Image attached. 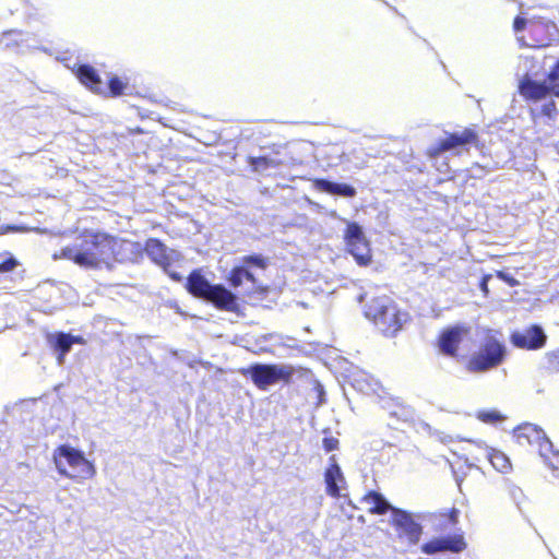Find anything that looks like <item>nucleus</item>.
<instances>
[{"mask_svg": "<svg viewBox=\"0 0 559 559\" xmlns=\"http://www.w3.org/2000/svg\"><path fill=\"white\" fill-rule=\"evenodd\" d=\"M112 248L110 236L100 233H90L74 240L73 243L63 247L60 252L52 254L53 260L67 259L85 269L111 271Z\"/></svg>", "mask_w": 559, "mask_h": 559, "instance_id": "f257e3e1", "label": "nucleus"}, {"mask_svg": "<svg viewBox=\"0 0 559 559\" xmlns=\"http://www.w3.org/2000/svg\"><path fill=\"white\" fill-rule=\"evenodd\" d=\"M519 92L533 103L532 112L555 120L558 110L554 97H559V59L545 80H535L526 72L519 81Z\"/></svg>", "mask_w": 559, "mask_h": 559, "instance_id": "f03ea898", "label": "nucleus"}, {"mask_svg": "<svg viewBox=\"0 0 559 559\" xmlns=\"http://www.w3.org/2000/svg\"><path fill=\"white\" fill-rule=\"evenodd\" d=\"M187 292L194 298L211 304L218 310L238 312V297L223 284L211 283L202 269L193 270L185 282Z\"/></svg>", "mask_w": 559, "mask_h": 559, "instance_id": "7ed1b4c3", "label": "nucleus"}, {"mask_svg": "<svg viewBox=\"0 0 559 559\" xmlns=\"http://www.w3.org/2000/svg\"><path fill=\"white\" fill-rule=\"evenodd\" d=\"M365 316L370 319L385 336H395L409 320L407 312L402 311L388 296L373 298L366 307Z\"/></svg>", "mask_w": 559, "mask_h": 559, "instance_id": "20e7f679", "label": "nucleus"}, {"mask_svg": "<svg viewBox=\"0 0 559 559\" xmlns=\"http://www.w3.org/2000/svg\"><path fill=\"white\" fill-rule=\"evenodd\" d=\"M58 472L71 479H87L94 476L95 467L80 450L61 445L53 455Z\"/></svg>", "mask_w": 559, "mask_h": 559, "instance_id": "39448f33", "label": "nucleus"}, {"mask_svg": "<svg viewBox=\"0 0 559 559\" xmlns=\"http://www.w3.org/2000/svg\"><path fill=\"white\" fill-rule=\"evenodd\" d=\"M506 355L507 347L503 342L489 333L479 349L471 356L467 370L475 373L487 372L501 365Z\"/></svg>", "mask_w": 559, "mask_h": 559, "instance_id": "423d86ee", "label": "nucleus"}, {"mask_svg": "<svg viewBox=\"0 0 559 559\" xmlns=\"http://www.w3.org/2000/svg\"><path fill=\"white\" fill-rule=\"evenodd\" d=\"M506 355L507 347L503 342L489 333L479 349L471 356L467 370L475 373L487 372L501 365Z\"/></svg>", "mask_w": 559, "mask_h": 559, "instance_id": "0eeeda50", "label": "nucleus"}, {"mask_svg": "<svg viewBox=\"0 0 559 559\" xmlns=\"http://www.w3.org/2000/svg\"><path fill=\"white\" fill-rule=\"evenodd\" d=\"M242 373L249 376L257 388L265 391L277 383H288L294 370L285 365L253 364Z\"/></svg>", "mask_w": 559, "mask_h": 559, "instance_id": "6e6552de", "label": "nucleus"}, {"mask_svg": "<svg viewBox=\"0 0 559 559\" xmlns=\"http://www.w3.org/2000/svg\"><path fill=\"white\" fill-rule=\"evenodd\" d=\"M344 239L348 252L354 257L359 265H368L371 261L369 241L367 240L362 227L356 223H347Z\"/></svg>", "mask_w": 559, "mask_h": 559, "instance_id": "1a4fd4ad", "label": "nucleus"}, {"mask_svg": "<svg viewBox=\"0 0 559 559\" xmlns=\"http://www.w3.org/2000/svg\"><path fill=\"white\" fill-rule=\"evenodd\" d=\"M530 34L532 46L546 47L559 43V25L540 16H531Z\"/></svg>", "mask_w": 559, "mask_h": 559, "instance_id": "9d476101", "label": "nucleus"}, {"mask_svg": "<svg viewBox=\"0 0 559 559\" xmlns=\"http://www.w3.org/2000/svg\"><path fill=\"white\" fill-rule=\"evenodd\" d=\"M391 523L400 531V537H406L411 545H417L423 534V526L415 520L414 515L403 509H391Z\"/></svg>", "mask_w": 559, "mask_h": 559, "instance_id": "9b49d317", "label": "nucleus"}, {"mask_svg": "<svg viewBox=\"0 0 559 559\" xmlns=\"http://www.w3.org/2000/svg\"><path fill=\"white\" fill-rule=\"evenodd\" d=\"M510 342L514 347L521 349L537 350L546 345L547 335L540 325L533 324L524 331H514L510 336Z\"/></svg>", "mask_w": 559, "mask_h": 559, "instance_id": "f8f14e48", "label": "nucleus"}, {"mask_svg": "<svg viewBox=\"0 0 559 559\" xmlns=\"http://www.w3.org/2000/svg\"><path fill=\"white\" fill-rule=\"evenodd\" d=\"M112 250V263L136 262L143 254V247L139 242L116 239L110 236Z\"/></svg>", "mask_w": 559, "mask_h": 559, "instance_id": "ddd939ff", "label": "nucleus"}, {"mask_svg": "<svg viewBox=\"0 0 559 559\" xmlns=\"http://www.w3.org/2000/svg\"><path fill=\"white\" fill-rule=\"evenodd\" d=\"M468 328L455 325L445 329L439 336V349L443 355L454 357L461 342L467 336Z\"/></svg>", "mask_w": 559, "mask_h": 559, "instance_id": "4468645a", "label": "nucleus"}, {"mask_svg": "<svg viewBox=\"0 0 559 559\" xmlns=\"http://www.w3.org/2000/svg\"><path fill=\"white\" fill-rule=\"evenodd\" d=\"M466 544L462 535L445 536L435 538L421 546V551L426 555H436L442 551L461 552Z\"/></svg>", "mask_w": 559, "mask_h": 559, "instance_id": "2eb2a0df", "label": "nucleus"}, {"mask_svg": "<svg viewBox=\"0 0 559 559\" xmlns=\"http://www.w3.org/2000/svg\"><path fill=\"white\" fill-rule=\"evenodd\" d=\"M48 344L57 354V361L59 366L64 364V357L70 353L72 345L74 344V335L64 332H57L48 334Z\"/></svg>", "mask_w": 559, "mask_h": 559, "instance_id": "dca6fc26", "label": "nucleus"}, {"mask_svg": "<svg viewBox=\"0 0 559 559\" xmlns=\"http://www.w3.org/2000/svg\"><path fill=\"white\" fill-rule=\"evenodd\" d=\"M143 252L156 264L167 271V266H171L168 248L158 239L151 238L143 247Z\"/></svg>", "mask_w": 559, "mask_h": 559, "instance_id": "f3484780", "label": "nucleus"}, {"mask_svg": "<svg viewBox=\"0 0 559 559\" xmlns=\"http://www.w3.org/2000/svg\"><path fill=\"white\" fill-rule=\"evenodd\" d=\"M477 139V135L472 130H464L462 133H453L447 136L444 140H442L439 143V146L437 148V154L442 152H448L451 150H454L460 146H464L466 144H471L475 142Z\"/></svg>", "mask_w": 559, "mask_h": 559, "instance_id": "a211bd4d", "label": "nucleus"}, {"mask_svg": "<svg viewBox=\"0 0 559 559\" xmlns=\"http://www.w3.org/2000/svg\"><path fill=\"white\" fill-rule=\"evenodd\" d=\"M523 429L528 431L530 445L537 447L542 456H545L546 452L551 451L552 443L540 427L525 423L523 424Z\"/></svg>", "mask_w": 559, "mask_h": 559, "instance_id": "6ab92c4d", "label": "nucleus"}, {"mask_svg": "<svg viewBox=\"0 0 559 559\" xmlns=\"http://www.w3.org/2000/svg\"><path fill=\"white\" fill-rule=\"evenodd\" d=\"M314 186L319 191L326 192L332 195H340L344 198H354L356 195V189L348 183L334 182L328 179H317Z\"/></svg>", "mask_w": 559, "mask_h": 559, "instance_id": "aec40b11", "label": "nucleus"}, {"mask_svg": "<svg viewBox=\"0 0 559 559\" xmlns=\"http://www.w3.org/2000/svg\"><path fill=\"white\" fill-rule=\"evenodd\" d=\"M362 501L370 504L369 512L373 514H385L391 509L395 508L392 506L385 497L374 490L369 491L364 498Z\"/></svg>", "mask_w": 559, "mask_h": 559, "instance_id": "412c9836", "label": "nucleus"}, {"mask_svg": "<svg viewBox=\"0 0 559 559\" xmlns=\"http://www.w3.org/2000/svg\"><path fill=\"white\" fill-rule=\"evenodd\" d=\"M326 484V492L332 497L340 496L342 485L345 484V478L341 468H326L324 474Z\"/></svg>", "mask_w": 559, "mask_h": 559, "instance_id": "4be33fe9", "label": "nucleus"}, {"mask_svg": "<svg viewBox=\"0 0 559 559\" xmlns=\"http://www.w3.org/2000/svg\"><path fill=\"white\" fill-rule=\"evenodd\" d=\"M76 78L87 87L95 88L100 84V78L96 70L90 64H75Z\"/></svg>", "mask_w": 559, "mask_h": 559, "instance_id": "5701e85b", "label": "nucleus"}, {"mask_svg": "<svg viewBox=\"0 0 559 559\" xmlns=\"http://www.w3.org/2000/svg\"><path fill=\"white\" fill-rule=\"evenodd\" d=\"M390 418L395 421L389 423L393 426L396 421L408 423L414 418V411L411 407L403 405H395L393 409L389 412Z\"/></svg>", "mask_w": 559, "mask_h": 559, "instance_id": "b1692460", "label": "nucleus"}, {"mask_svg": "<svg viewBox=\"0 0 559 559\" xmlns=\"http://www.w3.org/2000/svg\"><path fill=\"white\" fill-rule=\"evenodd\" d=\"M249 165L254 171H265L269 168H275L278 163L266 156L249 157Z\"/></svg>", "mask_w": 559, "mask_h": 559, "instance_id": "393cba45", "label": "nucleus"}, {"mask_svg": "<svg viewBox=\"0 0 559 559\" xmlns=\"http://www.w3.org/2000/svg\"><path fill=\"white\" fill-rule=\"evenodd\" d=\"M490 462L492 466L501 473H507L511 467L509 459L503 453L498 451L490 455Z\"/></svg>", "mask_w": 559, "mask_h": 559, "instance_id": "a878e982", "label": "nucleus"}, {"mask_svg": "<svg viewBox=\"0 0 559 559\" xmlns=\"http://www.w3.org/2000/svg\"><path fill=\"white\" fill-rule=\"evenodd\" d=\"M108 88L112 96H119L128 94L129 85L124 83L120 78L114 75L108 81Z\"/></svg>", "mask_w": 559, "mask_h": 559, "instance_id": "bb28decb", "label": "nucleus"}, {"mask_svg": "<svg viewBox=\"0 0 559 559\" xmlns=\"http://www.w3.org/2000/svg\"><path fill=\"white\" fill-rule=\"evenodd\" d=\"M19 265V261L10 252L0 253V273L12 272Z\"/></svg>", "mask_w": 559, "mask_h": 559, "instance_id": "cd10ccee", "label": "nucleus"}, {"mask_svg": "<svg viewBox=\"0 0 559 559\" xmlns=\"http://www.w3.org/2000/svg\"><path fill=\"white\" fill-rule=\"evenodd\" d=\"M242 263L246 267L265 269L267 266V259L262 254H249L242 258Z\"/></svg>", "mask_w": 559, "mask_h": 559, "instance_id": "c85d7f7f", "label": "nucleus"}, {"mask_svg": "<svg viewBox=\"0 0 559 559\" xmlns=\"http://www.w3.org/2000/svg\"><path fill=\"white\" fill-rule=\"evenodd\" d=\"M477 418L486 424H496L504 420L506 417L500 412L491 409L478 412Z\"/></svg>", "mask_w": 559, "mask_h": 559, "instance_id": "c756f323", "label": "nucleus"}, {"mask_svg": "<svg viewBox=\"0 0 559 559\" xmlns=\"http://www.w3.org/2000/svg\"><path fill=\"white\" fill-rule=\"evenodd\" d=\"M228 282L234 288L239 287L243 282L242 266H235L228 276Z\"/></svg>", "mask_w": 559, "mask_h": 559, "instance_id": "7c9ffc66", "label": "nucleus"}, {"mask_svg": "<svg viewBox=\"0 0 559 559\" xmlns=\"http://www.w3.org/2000/svg\"><path fill=\"white\" fill-rule=\"evenodd\" d=\"M514 438L520 445H530L528 431L523 429V425L519 426L514 430Z\"/></svg>", "mask_w": 559, "mask_h": 559, "instance_id": "2f4dec72", "label": "nucleus"}, {"mask_svg": "<svg viewBox=\"0 0 559 559\" xmlns=\"http://www.w3.org/2000/svg\"><path fill=\"white\" fill-rule=\"evenodd\" d=\"M530 20L531 17L516 16L513 22V28L515 33L523 31L526 27V25L530 26Z\"/></svg>", "mask_w": 559, "mask_h": 559, "instance_id": "473e14b6", "label": "nucleus"}, {"mask_svg": "<svg viewBox=\"0 0 559 559\" xmlns=\"http://www.w3.org/2000/svg\"><path fill=\"white\" fill-rule=\"evenodd\" d=\"M497 276L503 281L504 283H507L508 285H510L511 287H514L516 285H519V281L515 280L512 275H510L509 273L507 272H503V271H499L497 273Z\"/></svg>", "mask_w": 559, "mask_h": 559, "instance_id": "72a5a7b5", "label": "nucleus"}, {"mask_svg": "<svg viewBox=\"0 0 559 559\" xmlns=\"http://www.w3.org/2000/svg\"><path fill=\"white\" fill-rule=\"evenodd\" d=\"M338 447V440L334 437H325L323 439V448L326 452L336 450Z\"/></svg>", "mask_w": 559, "mask_h": 559, "instance_id": "f704fd0d", "label": "nucleus"}, {"mask_svg": "<svg viewBox=\"0 0 559 559\" xmlns=\"http://www.w3.org/2000/svg\"><path fill=\"white\" fill-rule=\"evenodd\" d=\"M547 358L550 368L557 371V368L559 367V349L552 353H548Z\"/></svg>", "mask_w": 559, "mask_h": 559, "instance_id": "c9c22d12", "label": "nucleus"}, {"mask_svg": "<svg viewBox=\"0 0 559 559\" xmlns=\"http://www.w3.org/2000/svg\"><path fill=\"white\" fill-rule=\"evenodd\" d=\"M273 336L272 334H265L261 335L255 340V346L259 350H265V347L263 346L264 343H266L269 340H271Z\"/></svg>", "mask_w": 559, "mask_h": 559, "instance_id": "e433bc0d", "label": "nucleus"}, {"mask_svg": "<svg viewBox=\"0 0 559 559\" xmlns=\"http://www.w3.org/2000/svg\"><path fill=\"white\" fill-rule=\"evenodd\" d=\"M241 266H242L243 280H247V281L251 282L253 285H255L257 284V278H255L254 274L248 267H246L245 265H241Z\"/></svg>", "mask_w": 559, "mask_h": 559, "instance_id": "4c0bfd02", "label": "nucleus"}, {"mask_svg": "<svg viewBox=\"0 0 559 559\" xmlns=\"http://www.w3.org/2000/svg\"><path fill=\"white\" fill-rule=\"evenodd\" d=\"M169 267L170 266H167V271H165L169 275V277L171 280H174L175 282H178V283L182 282L183 281V276L180 273L176 272V271H170Z\"/></svg>", "mask_w": 559, "mask_h": 559, "instance_id": "58836bf2", "label": "nucleus"}, {"mask_svg": "<svg viewBox=\"0 0 559 559\" xmlns=\"http://www.w3.org/2000/svg\"><path fill=\"white\" fill-rule=\"evenodd\" d=\"M490 278H491V276H490V275H486V276H484V277L481 278V281H480L479 286H480V289H481L485 294H487V293H488V282H489V280H490Z\"/></svg>", "mask_w": 559, "mask_h": 559, "instance_id": "ea45409f", "label": "nucleus"}, {"mask_svg": "<svg viewBox=\"0 0 559 559\" xmlns=\"http://www.w3.org/2000/svg\"><path fill=\"white\" fill-rule=\"evenodd\" d=\"M328 468H341L337 461H336V457L335 455H331L329 457V467Z\"/></svg>", "mask_w": 559, "mask_h": 559, "instance_id": "a19ab883", "label": "nucleus"}, {"mask_svg": "<svg viewBox=\"0 0 559 559\" xmlns=\"http://www.w3.org/2000/svg\"><path fill=\"white\" fill-rule=\"evenodd\" d=\"M14 229L15 228L13 226H7V227L1 226L0 227V235H3V234H5L9 230H14Z\"/></svg>", "mask_w": 559, "mask_h": 559, "instance_id": "79ce46f5", "label": "nucleus"}, {"mask_svg": "<svg viewBox=\"0 0 559 559\" xmlns=\"http://www.w3.org/2000/svg\"><path fill=\"white\" fill-rule=\"evenodd\" d=\"M74 343H80V344H83L84 343V340L82 336H74Z\"/></svg>", "mask_w": 559, "mask_h": 559, "instance_id": "37998d69", "label": "nucleus"}, {"mask_svg": "<svg viewBox=\"0 0 559 559\" xmlns=\"http://www.w3.org/2000/svg\"><path fill=\"white\" fill-rule=\"evenodd\" d=\"M518 40H519L521 46H528V44L525 43L523 37H519Z\"/></svg>", "mask_w": 559, "mask_h": 559, "instance_id": "c03bdc74", "label": "nucleus"}, {"mask_svg": "<svg viewBox=\"0 0 559 559\" xmlns=\"http://www.w3.org/2000/svg\"><path fill=\"white\" fill-rule=\"evenodd\" d=\"M456 519H457V512H456V511H454V512L452 513V515H451V521H452V522H456Z\"/></svg>", "mask_w": 559, "mask_h": 559, "instance_id": "a18cd8bd", "label": "nucleus"}, {"mask_svg": "<svg viewBox=\"0 0 559 559\" xmlns=\"http://www.w3.org/2000/svg\"><path fill=\"white\" fill-rule=\"evenodd\" d=\"M520 10H521V14L522 15H526L527 14V12H525L524 9H523V4L522 3L520 4Z\"/></svg>", "mask_w": 559, "mask_h": 559, "instance_id": "49530a36", "label": "nucleus"}, {"mask_svg": "<svg viewBox=\"0 0 559 559\" xmlns=\"http://www.w3.org/2000/svg\"><path fill=\"white\" fill-rule=\"evenodd\" d=\"M528 62H531V60L526 58V59L524 60V67H525V68H526V64H527Z\"/></svg>", "mask_w": 559, "mask_h": 559, "instance_id": "de8ad7c7", "label": "nucleus"}, {"mask_svg": "<svg viewBox=\"0 0 559 559\" xmlns=\"http://www.w3.org/2000/svg\"><path fill=\"white\" fill-rule=\"evenodd\" d=\"M362 298H364V296H362V295H360V296L358 297V301H359V302H361V301H362Z\"/></svg>", "mask_w": 559, "mask_h": 559, "instance_id": "09e8293b", "label": "nucleus"}, {"mask_svg": "<svg viewBox=\"0 0 559 559\" xmlns=\"http://www.w3.org/2000/svg\"><path fill=\"white\" fill-rule=\"evenodd\" d=\"M557 371H559V367L557 368Z\"/></svg>", "mask_w": 559, "mask_h": 559, "instance_id": "8fccbe9b", "label": "nucleus"}]
</instances>
